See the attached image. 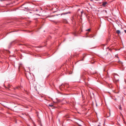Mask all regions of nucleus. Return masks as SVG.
<instances>
[{
	"label": "nucleus",
	"instance_id": "obj_14",
	"mask_svg": "<svg viewBox=\"0 0 126 126\" xmlns=\"http://www.w3.org/2000/svg\"><path fill=\"white\" fill-rule=\"evenodd\" d=\"M12 42H11V43H10V45H11L12 44Z\"/></svg>",
	"mask_w": 126,
	"mask_h": 126
},
{
	"label": "nucleus",
	"instance_id": "obj_1",
	"mask_svg": "<svg viewBox=\"0 0 126 126\" xmlns=\"http://www.w3.org/2000/svg\"><path fill=\"white\" fill-rule=\"evenodd\" d=\"M26 75L27 78L30 81L32 80V78L31 77V76L30 73H28V74H26Z\"/></svg>",
	"mask_w": 126,
	"mask_h": 126
},
{
	"label": "nucleus",
	"instance_id": "obj_15",
	"mask_svg": "<svg viewBox=\"0 0 126 126\" xmlns=\"http://www.w3.org/2000/svg\"><path fill=\"white\" fill-rule=\"evenodd\" d=\"M58 15H56V16H58Z\"/></svg>",
	"mask_w": 126,
	"mask_h": 126
},
{
	"label": "nucleus",
	"instance_id": "obj_5",
	"mask_svg": "<svg viewBox=\"0 0 126 126\" xmlns=\"http://www.w3.org/2000/svg\"><path fill=\"white\" fill-rule=\"evenodd\" d=\"M103 12H104V13H106V14H107V11L106 10H104L103 11Z\"/></svg>",
	"mask_w": 126,
	"mask_h": 126
},
{
	"label": "nucleus",
	"instance_id": "obj_3",
	"mask_svg": "<svg viewBox=\"0 0 126 126\" xmlns=\"http://www.w3.org/2000/svg\"><path fill=\"white\" fill-rule=\"evenodd\" d=\"M102 4V6L103 7H106V5L107 4V2H103Z\"/></svg>",
	"mask_w": 126,
	"mask_h": 126
},
{
	"label": "nucleus",
	"instance_id": "obj_6",
	"mask_svg": "<svg viewBox=\"0 0 126 126\" xmlns=\"http://www.w3.org/2000/svg\"><path fill=\"white\" fill-rule=\"evenodd\" d=\"M119 109L120 110H122V108L121 106H119Z\"/></svg>",
	"mask_w": 126,
	"mask_h": 126
},
{
	"label": "nucleus",
	"instance_id": "obj_10",
	"mask_svg": "<svg viewBox=\"0 0 126 126\" xmlns=\"http://www.w3.org/2000/svg\"><path fill=\"white\" fill-rule=\"evenodd\" d=\"M90 29H88V30H86V31H90Z\"/></svg>",
	"mask_w": 126,
	"mask_h": 126
},
{
	"label": "nucleus",
	"instance_id": "obj_4",
	"mask_svg": "<svg viewBox=\"0 0 126 126\" xmlns=\"http://www.w3.org/2000/svg\"><path fill=\"white\" fill-rule=\"evenodd\" d=\"M116 32L117 33L119 34L120 33V30H118L116 31Z\"/></svg>",
	"mask_w": 126,
	"mask_h": 126
},
{
	"label": "nucleus",
	"instance_id": "obj_13",
	"mask_svg": "<svg viewBox=\"0 0 126 126\" xmlns=\"http://www.w3.org/2000/svg\"><path fill=\"white\" fill-rule=\"evenodd\" d=\"M83 13V11L81 12V13L82 14Z\"/></svg>",
	"mask_w": 126,
	"mask_h": 126
},
{
	"label": "nucleus",
	"instance_id": "obj_2",
	"mask_svg": "<svg viewBox=\"0 0 126 126\" xmlns=\"http://www.w3.org/2000/svg\"><path fill=\"white\" fill-rule=\"evenodd\" d=\"M114 78L115 79V80L116 81H118V78H116V77H118V76L116 74L114 76Z\"/></svg>",
	"mask_w": 126,
	"mask_h": 126
},
{
	"label": "nucleus",
	"instance_id": "obj_7",
	"mask_svg": "<svg viewBox=\"0 0 126 126\" xmlns=\"http://www.w3.org/2000/svg\"><path fill=\"white\" fill-rule=\"evenodd\" d=\"M49 106L50 107H52L53 106V105L52 104H49Z\"/></svg>",
	"mask_w": 126,
	"mask_h": 126
},
{
	"label": "nucleus",
	"instance_id": "obj_9",
	"mask_svg": "<svg viewBox=\"0 0 126 126\" xmlns=\"http://www.w3.org/2000/svg\"><path fill=\"white\" fill-rule=\"evenodd\" d=\"M70 12H67L66 13V14H70Z\"/></svg>",
	"mask_w": 126,
	"mask_h": 126
},
{
	"label": "nucleus",
	"instance_id": "obj_8",
	"mask_svg": "<svg viewBox=\"0 0 126 126\" xmlns=\"http://www.w3.org/2000/svg\"><path fill=\"white\" fill-rule=\"evenodd\" d=\"M66 14V13H62V14H61V15H65Z\"/></svg>",
	"mask_w": 126,
	"mask_h": 126
},
{
	"label": "nucleus",
	"instance_id": "obj_11",
	"mask_svg": "<svg viewBox=\"0 0 126 126\" xmlns=\"http://www.w3.org/2000/svg\"><path fill=\"white\" fill-rule=\"evenodd\" d=\"M109 113V114L110 115V113ZM110 116V115H109V116H107V117H109V116Z\"/></svg>",
	"mask_w": 126,
	"mask_h": 126
},
{
	"label": "nucleus",
	"instance_id": "obj_12",
	"mask_svg": "<svg viewBox=\"0 0 126 126\" xmlns=\"http://www.w3.org/2000/svg\"><path fill=\"white\" fill-rule=\"evenodd\" d=\"M125 32V33H126V30H124Z\"/></svg>",
	"mask_w": 126,
	"mask_h": 126
}]
</instances>
